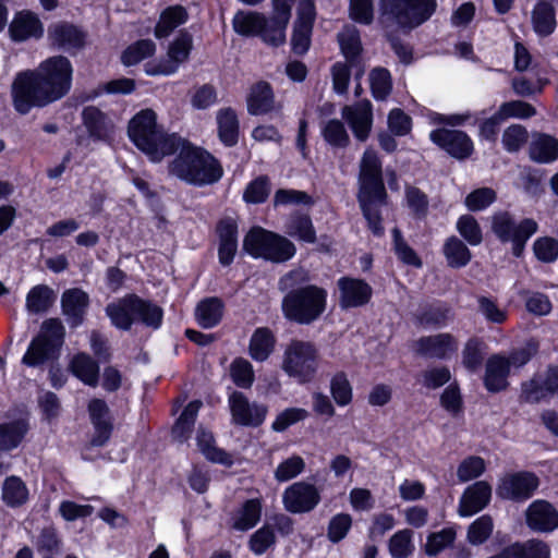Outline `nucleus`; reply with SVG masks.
<instances>
[{"mask_svg": "<svg viewBox=\"0 0 558 558\" xmlns=\"http://www.w3.org/2000/svg\"><path fill=\"white\" fill-rule=\"evenodd\" d=\"M73 65L64 56L50 57L33 71L15 77L12 96L15 109L27 113L32 107H44L69 94L72 87Z\"/></svg>", "mask_w": 558, "mask_h": 558, "instance_id": "obj_1", "label": "nucleus"}, {"mask_svg": "<svg viewBox=\"0 0 558 558\" xmlns=\"http://www.w3.org/2000/svg\"><path fill=\"white\" fill-rule=\"evenodd\" d=\"M279 289L287 291L281 308L288 320L310 325L317 320L327 307V290L310 283V275L304 269H295L279 281Z\"/></svg>", "mask_w": 558, "mask_h": 558, "instance_id": "obj_2", "label": "nucleus"}, {"mask_svg": "<svg viewBox=\"0 0 558 558\" xmlns=\"http://www.w3.org/2000/svg\"><path fill=\"white\" fill-rule=\"evenodd\" d=\"M174 153L177 157L169 163V174L195 186H204L218 182L223 169L220 162L208 151L192 145L181 137Z\"/></svg>", "mask_w": 558, "mask_h": 558, "instance_id": "obj_3", "label": "nucleus"}, {"mask_svg": "<svg viewBox=\"0 0 558 558\" xmlns=\"http://www.w3.org/2000/svg\"><path fill=\"white\" fill-rule=\"evenodd\" d=\"M156 119L155 111L144 109L131 119L128 128L132 142L154 162L174 154L178 145L182 144L177 134L165 133Z\"/></svg>", "mask_w": 558, "mask_h": 558, "instance_id": "obj_4", "label": "nucleus"}, {"mask_svg": "<svg viewBox=\"0 0 558 558\" xmlns=\"http://www.w3.org/2000/svg\"><path fill=\"white\" fill-rule=\"evenodd\" d=\"M379 5L386 28L396 25L409 32L427 22L438 3L437 0H379Z\"/></svg>", "mask_w": 558, "mask_h": 558, "instance_id": "obj_5", "label": "nucleus"}, {"mask_svg": "<svg viewBox=\"0 0 558 558\" xmlns=\"http://www.w3.org/2000/svg\"><path fill=\"white\" fill-rule=\"evenodd\" d=\"M319 365V351L312 341L292 339L286 344L281 368L291 378L301 384L310 383Z\"/></svg>", "mask_w": 558, "mask_h": 558, "instance_id": "obj_6", "label": "nucleus"}, {"mask_svg": "<svg viewBox=\"0 0 558 558\" xmlns=\"http://www.w3.org/2000/svg\"><path fill=\"white\" fill-rule=\"evenodd\" d=\"M492 230L502 242H512L513 255L520 256L526 241L537 230V223L533 219H523L515 223L508 211H497L492 217Z\"/></svg>", "mask_w": 558, "mask_h": 558, "instance_id": "obj_7", "label": "nucleus"}, {"mask_svg": "<svg viewBox=\"0 0 558 558\" xmlns=\"http://www.w3.org/2000/svg\"><path fill=\"white\" fill-rule=\"evenodd\" d=\"M360 191L357 197L385 198L386 191L381 177V162L374 149L367 148L360 161Z\"/></svg>", "mask_w": 558, "mask_h": 558, "instance_id": "obj_8", "label": "nucleus"}, {"mask_svg": "<svg viewBox=\"0 0 558 558\" xmlns=\"http://www.w3.org/2000/svg\"><path fill=\"white\" fill-rule=\"evenodd\" d=\"M538 485L539 480L534 473L514 472L500 478L496 493L501 499L524 501L532 497Z\"/></svg>", "mask_w": 558, "mask_h": 558, "instance_id": "obj_9", "label": "nucleus"}, {"mask_svg": "<svg viewBox=\"0 0 558 558\" xmlns=\"http://www.w3.org/2000/svg\"><path fill=\"white\" fill-rule=\"evenodd\" d=\"M320 501V494L315 485L306 482H296L282 494V502L291 513H306L312 511Z\"/></svg>", "mask_w": 558, "mask_h": 558, "instance_id": "obj_10", "label": "nucleus"}, {"mask_svg": "<svg viewBox=\"0 0 558 558\" xmlns=\"http://www.w3.org/2000/svg\"><path fill=\"white\" fill-rule=\"evenodd\" d=\"M429 138L451 157L460 160L469 158L474 150L472 140L463 131L437 129L430 132Z\"/></svg>", "mask_w": 558, "mask_h": 558, "instance_id": "obj_11", "label": "nucleus"}, {"mask_svg": "<svg viewBox=\"0 0 558 558\" xmlns=\"http://www.w3.org/2000/svg\"><path fill=\"white\" fill-rule=\"evenodd\" d=\"M229 407L233 422L243 426H259L267 414V407L250 402L240 391H233L229 396Z\"/></svg>", "mask_w": 558, "mask_h": 558, "instance_id": "obj_12", "label": "nucleus"}, {"mask_svg": "<svg viewBox=\"0 0 558 558\" xmlns=\"http://www.w3.org/2000/svg\"><path fill=\"white\" fill-rule=\"evenodd\" d=\"M342 118L347 120L354 136L364 142L367 140L373 123L372 104L369 100H362L353 106H345L342 109Z\"/></svg>", "mask_w": 558, "mask_h": 558, "instance_id": "obj_13", "label": "nucleus"}, {"mask_svg": "<svg viewBox=\"0 0 558 558\" xmlns=\"http://www.w3.org/2000/svg\"><path fill=\"white\" fill-rule=\"evenodd\" d=\"M342 308L357 307L366 304L372 296L371 286L361 279L342 277L337 282Z\"/></svg>", "mask_w": 558, "mask_h": 558, "instance_id": "obj_14", "label": "nucleus"}, {"mask_svg": "<svg viewBox=\"0 0 558 558\" xmlns=\"http://www.w3.org/2000/svg\"><path fill=\"white\" fill-rule=\"evenodd\" d=\"M526 524L533 531L551 532L558 527V511L546 500H535L526 510Z\"/></svg>", "mask_w": 558, "mask_h": 558, "instance_id": "obj_15", "label": "nucleus"}, {"mask_svg": "<svg viewBox=\"0 0 558 558\" xmlns=\"http://www.w3.org/2000/svg\"><path fill=\"white\" fill-rule=\"evenodd\" d=\"M492 486L485 481L475 482L463 492L459 504V514L471 517L480 512L489 504Z\"/></svg>", "mask_w": 558, "mask_h": 558, "instance_id": "obj_16", "label": "nucleus"}, {"mask_svg": "<svg viewBox=\"0 0 558 558\" xmlns=\"http://www.w3.org/2000/svg\"><path fill=\"white\" fill-rule=\"evenodd\" d=\"M88 412L95 428L90 444L96 447H101L109 440L113 428L110 410L104 400L93 399L88 403Z\"/></svg>", "mask_w": 558, "mask_h": 558, "instance_id": "obj_17", "label": "nucleus"}, {"mask_svg": "<svg viewBox=\"0 0 558 558\" xmlns=\"http://www.w3.org/2000/svg\"><path fill=\"white\" fill-rule=\"evenodd\" d=\"M291 10L274 7L272 15L265 16V25L258 36L262 40L272 47H279L286 43V28L290 21Z\"/></svg>", "mask_w": 558, "mask_h": 558, "instance_id": "obj_18", "label": "nucleus"}, {"mask_svg": "<svg viewBox=\"0 0 558 558\" xmlns=\"http://www.w3.org/2000/svg\"><path fill=\"white\" fill-rule=\"evenodd\" d=\"M458 350V341L450 333L422 337L416 342L417 353L435 359H447Z\"/></svg>", "mask_w": 558, "mask_h": 558, "instance_id": "obj_19", "label": "nucleus"}, {"mask_svg": "<svg viewBox=\"0 0 558 558\" xmlns=\"http://www.w3.org/2000/svg\"><path fill=\"white\" fill-rule=\"evenodd\" d=\"M48 38L52 46L64 50L80 49L85 43V34L77 26L66 22L49 26Z\"/></svg>", "mask_w": 558, "mask_h": 558, "instance_id": "obj_20", "label": "nucleus"}, {"mask_svg": "<svg viewBox=\"0 0 558 558\" xmlns=\"http://www.w3.org/2000/svg\"><path fill=\"white\" fill-rule=\"evenodd\" d=\"M88 303L87 293L81 289L73 288L63 292L61 298L62 312L72 327L82 324Z\"/></svg>", "mask_w": 558, "mask_h": 558, "instance_id": "obj_21", "label": "nucleus"}, {"mask_svg": "<svg viewBox=\"0 0 558 558\" xmlns=\"http://www.w3.org/2000/svg\"><path fill=\"white\" fill-rule=\"evenodd\" d=\"M247 111L253 116L269 113L275 109V96L269 83L253 84L246 97Z\"/></svg>", "mask_w": 558, "mask_h": 558, "instance_id": "obj_22", "label": "nucleus"}, {"mask_svg": "<svg viewBox=\"0 0 558 558\" xmlns=\"http://www.w3.org/2000/svg\"><path fill=\"white\" fill-rule=\"evenodd\" d=\"M510 373L509 363L507 357L495 354L492 355L486 362V371L484 377V385L488 391L498 392L508 386V375Z\"/></svg>", "mask_w": 558, "mask_h": 558, "instance_id": "obj_23", "label": "nucleus"}, {"mask_svg": "<svg viewBox=\"0 0 558 558\" xmlns=\"http://www.w3.org/2000/svg\"><path fill=\"white\" fill-rule=\"evenodd\" d=\"M192 36L182 32L171 44L168 51L169 61L160 63L156 73L169 75L177 71L180 63L187 60L192 49Z\"/></svg>", "mask_w": 558, "mask_h": 558, "instance_id": "obj_24", "label": "nucleus"}, {"mask_svg": "<svg viewBox=\"0 0 558 558\" xmlns=\"http://www.w3.org/2000/svg\"><path fill=\"white\" fill-rule=\"evenodd\" d=\"M82 119L90 137L106 141L113 131L112 121L97 107L88 106L82 111Z\"/></svg>", "mask_w": 558, "mask_h": 558, "instance_id": "obj_25", "label": "nucleus"}, {"mask_svg": "<svg viewBox=\"0 0 558 558\" xmlns=\"http://www.w3.org/2000/svg\"><path fill=\"white\" fill-rule=\"evenodd\" d=\"M10 34L13 40L23 41L28 38L41 37L44 33L40 20L31 12H20L10 24Z\"/></svg>", "mask_w": 558, "mask_h": 558, "instance_id": "obj_26", "label": "nucleus"}, {"mask_svg": "<svg viewBox=\"0 0 558 558\" xmlns=\"http://www.w3.org/2000/svg\"><path fill=\"white\" fill-rule=\"evenodd\" d=\"M133 312L134 294L119 299L117 302L110 303L106 307V313L111 319L112 325L123 330L131 329L133 323H135Z\"/></svg>", "mask_w": 558, "mask_h": 558, "instance_id": "obj_27", "label": "nucleus"}, {"mask_svg": "<svg viewBox=\"0 0 558 558\" xmlns=\"http://www.w3.org/2000/svg\"><path fill=\"white\" fill-rule=\"evenodd\" d=\"M530 158L538 163H549L558 158V141L547 134H535L529 146Z\"/></svg>", "mask_w": 558, "mask_h": 558, "instance_id": "obj_28", "label": "nucleus"}, {"mask_svg": "<svg viewBox=\"0 0 558 558\" xmlns=\"http://www.w3.org/2000/svg\"><path fill=\"white\" fill-rule=\"evenodd\" d=\"M225 305L218 298H206L202 300L195 308V319L203 328H213L217 326L223 316Z\"/></svg>", "mask_w": 558, "mask_h": 558, "instance_id": "obj_29", "label": "nucleus"}, {"mask_svg": "<svg viewBox=\"0 0 558 558\" xmlns=\"http://www.w3.org/2000/svg\"><path fill=\"white\" fill-rule=\"evenodd\" d=\"M276 338L272 331L267 327H259L253 332L248 352L253 360L264 362L274 351Z\"/></svg>", "mask_w": 558, "mask_h": 558, "instance_id": "obj_30", "label": "nucleus"}, {"mask_svg": "<svg viewBox=\"0 0 558 558\" xmlns=\"http://www.w3.org/2000/svg\"><path fill=\"white\" fill-rule=\"evenodd\" d=\"M28 432L25 418H17L0 424V450L10 451L16 448Z\"/></svg>", "mask_w": 558, "mask_h": 558, "instance_id": "obj_31", "label": "nucleus"}, {"mask_svg": "<svg viewBox=\"0 0 558 558\" xmlns=\"http://www.w3.org/2000/svg\"><path fill=\"white\" fill-rule=\"evenodd\" d=\"M189 19L187 11L182 5H171L165 9L155 27V36L157 38L168 37L174 28L184 24Z\"/></svg>", "mask_w": 558, "mask_h": 558, "instance_id": "obj_32", "label": "nucleus"}, {"mask_svg": "<svg viewBox=\"0 0 558 558\" xmlns=\"http://www.w3.org/2000/svg\"><path fill=\"white\" fill-rule=\"evenodd\" d=\"M134 317L135 322L142 323L146 327L157 329L162 322L163 312L160 306L151 301L141 299L134 294Z\"/></svg>", "mask_w": 558, "mask_h": 558, "instance_id": "obj_33", "label": "nucleus"}, {"mask_svg": "<svg viewBox=\"0 0 558 558\" xmlns=\"http://www.w3.org/2000/svg\"><path fill=\"white\" fill-rule=\"evenodd\" d=\"M218 134L226 146H233L239 137V121L231 108H225L217 112Z\"/></svg>", "mask_w": 558, "mask_h": 558, "instance_id": "obj_34", "label": "nucleus"}, {"mask_svg": "<svg viewBox=\"0 0 558 558\" xmlns=\"http://www.w3.org/2000/svg\"><path fill=\"white\" fill-rule=\"evenodd\" d=\"M337 38L344 58L354 63L363 51L359 29L353 25H345Z\"/></svg>", "mask_w": 558, "mask_h": 558, "instance_id": "obj_35", "label": "nucleus"}, {"mask_svg": "<svg viewBox=\"0 0 558 558\" xmlns=\"http://www.w3.org/2000/svg\"><path fill=\"white\" fill-rule=\"evenodd\" d=\"M72 373L80 378L84 384L96 387L98 384L99 366L87 354L80 353L71 361Z\"/></svg>", "mask_w": 558, "mask_h": 558, "instance_id": "obj_36", "label": "nucleus"}, {"mask_svg": "<svg viewBox=\"0 0 558 558\" xmlns=\"http://www.w3.org/2000/svg\"><path fill=\"white\" fill-rule=\"evenodd\" d=\"M286 232L288 235L306 243L316 242V231L308 215H291L287 222Z\"/></svg>", "mask_w": 558, "mask_h": 558, "instance_id": "obj_37", "label": "nucleus"}, {"mask_svg": "<svg viewBox=\"0 0 558 558\" xmlns=\"http://www.w3.org/2000/svg\"><path fill=\"white\" fill-rule=\"evenodd\" d=\"M532 22L533 28L538 35H550L556 27L554 7L549 2L539 1L532 12Z\"/></svg>", "mask_w": 558, "mask_h": 558, "instance_id": "obj_38", "label": "nucleus"}, {"mask_svg": "<svg viewBox=\"0 0 558 558\" xmlns=\"http://www.w3.org/2000/svg\"><path fill=\"white\" fill-rule=\"evenodd\" d=\"M56 350L45 342L44 337H35L28 345L22 363L29 367H37L54 357Z\"/></svg>", "mask_w": 558, "mask_h": 558, "instance_id": "obj_39", "label": "nucleus"}, {"mask_svg": "<svg viewBox=\"0 0 558 558\" xmlns=\"http://www.w3.org/2000/svg\"><path fill=\"white\" fill-rule=\"evenodd\" d=\"M197 445L203 454L210 461L231 465L233 463L231 454L215 446L211 433L199 428L197 432Z\"/></svg>", "mask_w": 558, "mask_h": 558, "instance_id": "obj_40", "label": "nucleus"}, {"mask_svg": "<svg viewBox=\"0 0 558 558\" xmlns=\"http://www.w3.org/2000/svg\"><path fill=\"white\" fill-rule=\"evenodd\" d=\"M275 233L260 227L252 228L243 240V248L254 257H263Z\"/></svg>", "mask_w": 558, "mask_h": 558, "instance_id": "obj_41", "label": "nucleus"}, {"mask_svg": "<svg viewBox=\"0 0 558 558\" xmlns=\"http://www.w3.org/2000/svg\"><path fill=\"white\" fill-rule=\"evenodd\" d=\"M234 31L243 36H258L263 25H265V15L258 12L239 11L233 17Z\"/></svg>", "mask_w": 558, "mask_h": 558, "instance_id": "obj_42", "label": "nucleus"}, {"mask_svg": "<svg viewBox=\"0 0 558 558\" xmlns=\"http://www.w3.org/2000/svg\"><path fill=\"white\" fill-rule=\"evenodd\" d=\"M201 407V401H192L185 407L172 428L174 439L182 442L190 437Z\"/></svg>", "mask_w": 558, "mask_h": 558, "instance_id": "obj_43", "label": "nucleus"}, {"mask_svg": "<svg viewBox=\"0 0 558 558\" xmlns=\"http://www.w3.org/2000/svg\"><path fill=\"white\" fill-rule=\"evenodd\" d=\"M2 499L10 507H20L28 499V489L17 476L5 478L2 486Z\"/></svg>", "mask_w": 558, "mask_h": 558, "instance_id": "obj_44", "label": "nucleus"}, {"mask_svg": "<svg viewBox=\"0 0 558 558\" xmlns=\"http://www.w3.org/2000/svg\"><path fill=\"white\" fill-rule=\"evenodd\" d=\"M262 504L258 499H248L238 511L233 527L239 531H247L254 527L260 519Z\"/></svg>", "mask_w": 558, "mask_h": 558, "instance_id": "obj_45", "label": "nucleus"}, {"mask_svg": "<svg viewBox=\"0 0 558 558\" xmlns=\"http://www.w3.org/2000/svg\"><path fill=\"white\" fill-rule=\"evenodd\" d=\"M444 255L448 266L461 268L471 260V252L457 236H450L444 245Z\"/></svg>", "mask_w": 558, "mask_h": 558, "instance_id": "obj_46", "label": "nucleus"}, {"mask_svg": "<svg viewBox=\"0 0 558 558\" xmlns=\"http://www.w3.org/2000/svg\"><path fill=\"white\" fill-rule=\"evenodd\" d=\"M54 302V293L48 286L39 284L31 289L26 296V308L29 313L46 312Z\"/></svg>", "mask_w": 558, "mask_h": 558, "instance_id": "obj_47", "label": "nucleus"}, {"mask_svg": "<svg viewBox=\"0 0 558 558\" xmlns=\"http://www.w3.org/2000/svg\"><path fill=\"white\" fill-rule=\"evenodd\" d=\"M363 215L368 222L372 232L379 236L384 233L381 218L378 206L384 203V198H375L373 196L357 197Z\"/></svg>", "mask_w": 558, "mask_h": 558, "instance_id": "obj_48", "label": "nucleus"}, {"mask_svg": "<svg viewBox=\"0 0 558 558\" xmlns=\"http://www.w3.org/2000/svg\"><path fill=\"white\" fill-rule=\"evenodd\" d=\"M156 51V45L150 39H141L130 45L122 53V63L126 66L137 64L142 60L151 57Z\"/></svg>", "mask_w": 558, "mask_h": 558, "instance_id": "obj_49", "label": "nucleus"}, {"mask_svg": "<svg viewBox=\"0 0 558 558\" xmlns=\"http://www.w3.org/2000/svg\"><path fill=\"white\" fill-rule=\"evenodd\" d=\"M269 242L267 251L264 252L265 259L281 263L290 259L295 254L294 244L284 236L275 233L274 239Z\"/></svg>", "mask_w": 558, "mask_h": 558, "instance_id": "obj_50", "label": "nucleus"}, {"mask_svg": "<svg viewBox=\"0 0 558 558\" xmlns=\"http://www.w3.org/2000/svg\"><path fill=\"white\" fill-rule=\"evenodd\" d=\"M372 94L375 99H386L392 89V81L389 71L385 68H375L369 73Z\"/></svg>", "mask_w": 558, "mask_h": 558, "instance_id": "obj_51", "label": "nucleus"}, {"mask_svg": "<svg viewBox=\"0 0 558 558\" xmlns=\"http://www.w3.org/2000/svg\"><path fill=\"white\" fill-rule=\"evenodd\" d=\"M324 140L333 147H347L350 143L344 124L337 119L327 121L322 128Z\"/></svg>", "mask_w": 558, "mask_h": 558, "instance_id": "obj_52", "label": "nucleus"}, {"mask_svg": "<svg viewBox=\"0 0 558 558\" xmlns=\"http://www.w3.org/2000/svg\"><path fill=\"white\" fill-rule=\"evenodd\" d=\"M412 534L411 530L405 529L390 537L388 547L392 558H407L413 553Z\"/></svg>", "mask_w": 558, "mask_h": 558, "instance_id": "obj_53", "label": "nucleus"}, {"mask_svg": "<svg viewBox=\"0 0 558 558\" xmlns=\"http://www.w3.org/2000/svg\"><path fill=\"white\" fill-rule=\"evenodd\" d=\"M230 376L233 383L241 388H250L255 378L252 364L242 357H238L231 363Z\"/></svg>", "mask_w": 558, "mask_h": 558, "instance_id": "obj_54", "label": "nucleus"}, {"mask_svg": "<svg viewBox=\"0 0 558 558\" xmlns=\"http://www.w3.org/2000/svg\"><path fill=\"white\" fill-rule=\"evenodd\" d=\"M486 470L485 460L477 456H471L462 460L457 470L460 482L465 483L480 477Z\"/></svg>", "mask_w": 558, "mask_h": 558, "instance_id": "obj_55", "label": "nucleus"}, {"mask_svg": "<svg viewBox=\"0 0 558 558\" xmlns=\"http://www.w3.org/2000/svg\"><path fill=\"white\" fill-rule=\"evenodd\" d=\"M493 519L488 514L477 518L468 529V541L473 545H481L492 535Z\"/></svg>", "mask_w": 558, "mask_h": 558, "instance_id": "obj_56", "label": "nucleus"}, {"mask_svg": "<svg viewBox=\"0 0 558 558\" xmlns=\"http://www.w3.org/2000/svg\"><path fill=\"white\" fill-rule=\"evenodd\" d=\"M304 469V459L294 454L279 463L274 472V476L278 482H288L301 474Z\"/></svg>", "mask_w": 558, "mask_h": 558, "instance_id": "obj_57", "label": "nucleus"}, {"mask_svg": "<svg viewBox=\"0 0 558 558\" xmlns=\"http://www.w3.org/2000/svg\"><path fill=\"white\" fill-rule=\"evenodd\" d=\"M497 111L504 121L509 118L527 119L536 114L535 108L522 100L504 102Z\"/></svg>", "mask_w": 558, "mask_h": 558, "instance_id": "obj_58", "label": "nucleus"}, {"mask_svg": "<svg viewBox=\"0 0 558 558\" xmlns=\"http://www.w3.org/2000/svg\"><path fill=\"white\" fill-rule=\"evenodd\" d=\"M456 539V531L452 527L444 529L439 532L432 533L427 537L425 553L428 556H436L446 547L451 545Z\"/></svg>", "mask_w": 558, "mask_h": 558, "instance_id": "obj_59", "label": "nucleus"}, {"mask_svg": "<svg viewBox=\"0 0 558 558\" xmlns=\"http://www.w3.org/2000/svg\"><path fill=\"white\" fill-rule=\"evenodd\" d=\"M330 390L333 400L338 405H347L352 400V387L347 375L342 372L337 373L330 383Z\"/></svg>", "mask_w": 558, "mask_h": 558, "instance_id": "obj_60", "label": "nucleus"}, {"mask_svg": "<svg viewBox=\"0 0 558 558\" xmlns=\"http://www.w3.org/2000/svg\"><path fill=\"white\" fill-rule=\"evenodd\" d=\"M529 134L524 126L512 124L502 133V144L507 151H518L527 141Z\"/></svg>", "mask_w": 558, "mask_h": 558, "instance_id": "obj_61", "label": "nucleus"}, {"mask_svg": "<svg viewBox=\"0 0 558 558\" xmlns=\"http://www.w3.org/2000/svg\"><path fill=\"white\" fill-rule=\"evenodd\" d=\"M484 343L476 339H470L462 351V363L471 372H475L483 362Z\"/></svg>", "mask_w": 558, "mask_h": 558, "instance_id": "obj_62", "label": "nucleus"}, {"mask_svg": "<svg viewBox=\"0 0 558 558\" xmlns=\"http://www.w3.org/2000/svg\"><path fill=\"white\" fill-rule=\"evenodd\" d=\"M312 31L313 26L308 23H294L291 47L295 54L302 56L307 52L311 46Z\"/></svg>", "mask_w": 558, "mask_h": 558, "instance_id": "obj_63", "label": "nucleus"}, {"mask_svg": "<svg viewBox=\"0 0 558 558\" xmlns=\"http://www.w3.org/2000/svg\"><path fill=\"white\" fill-rule=\"evenodd\" d=\"M457 229L471 245H478L483 240L481 228L473 216H461L457 222Z\"/></svg>", "mask_w": 558, "mask_h": 558, "instance_id": "obj_64", "label": "nucleus"}]
</instances>
